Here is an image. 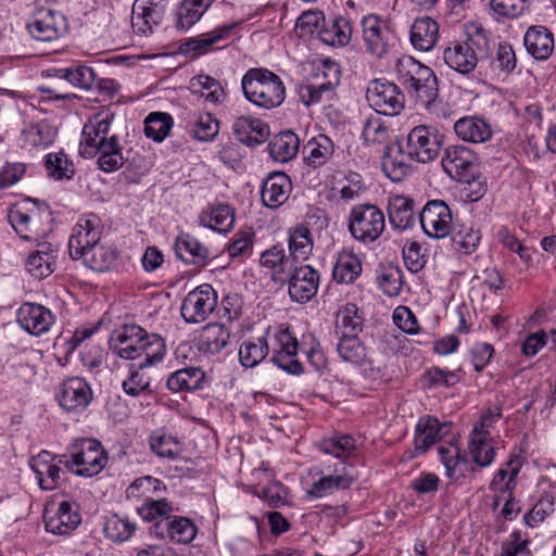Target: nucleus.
<instances>
[{"instance_id":"nucleus-28","label":"nucleus","mask_w":556,"mask_h":556,"mask_svg":"<svg viewBox=\"0 0 556 556\" xmlns=\"http://www.w3.org/2000/svg\"><path fill=\"white\" fill-rule=\"evenodd\" d=\"M451 427V422L440 424L438 418L421 417L415 429V451L418 454L426 453L431 445L442 439L444 429H447V432Z\"/></svg>"},{"instance_id":"nucleus-18","label":"nucleus","mask_w":556,"mask_h":556,"mask_svg":"<svg viewBox=\"0 0 556 556\" xmlns=\"http://www.w3.org/2000/svg\"><path fill=\"white\" fill-rule=\"evenodd\" d=\"M418 216L421 228L428 237L441 239L450 235L452 211L444 201H428Z\"/></svg>"},{"instance_id":"nucleus-22","label":"nucleus","mask_w":556,"mask_h":556,"mask_svg":"<svg viewBox=\"0 0 556 556\" xmlns=\"http://www.w3.org/2000/svg\"><path fill=\"white\" fill-rule=\"evenodd\" d=\"M198 529L193 521L182 516H172L150 527V533L168 539L179 544L190 543L197 535Z\"/></svg>"},{"instance_id":"nucleus-23","label":"nucleus","mask_w":556,"mask_h":556,"mask_svg":"<svg viewBox=\"0 0 556 556\" xmlns=\"http://www.w3.org/2000/svg\"><path fill=\"white\" fill-rule=\"evenodd\" d=\"M60 455H53L48 451H41L29 460V466L35 472L36 479L42 490H54L61 482Z\"/></svg>"},{"instance_id":"nucleus-10","label":"nucleus","mask_w":556,"mask_h":556,"mask_svg":"<svg viewBox=\"0 0 556 556\" xmlns=\"http://www.w3.org/2000/svg\"><path fill=\"white\" fill-rule=\"evenodd\" d=\"M271 362L290 375H301L304 371L298 359L299 342L288 326L280 325L271 340Z\"/></svg>"},{"instance_id":"nucleus-56","label":"nucleus","mask_w":556,"mask_h":556,"mask_svg":"<svg viewBox=\"0 0 556 556\" xmlns=\"http://www.w3.org/2000/svg\"><path fill=\"white\" fill-rule=\"evenodd\" d=\"M149 446L155 455L167 459H176L181 451L178 439L163 430H155L150 434Z\"/></svg>"},{"instance_id":"nucleus-53","label":"nucleus","mask_w":556,"mask_h":556,"mask_svg":"<svg viewBox=\"0 0 556 556\" xmlns=\"http://www.w3.org/2000/svg\"><path fill=\"white\" fill-rule=\"evenodd\" d=\"M364 317L354 303H348L337 314L336 328L341 334L358 336L363 331Z\"/></svg>"},{"instance_id":"nucleus-30","label":"nucleus","mask_w":556,"mask_h":556,"mask_svg":"<svg viewBox=\"0 0 556 556\" xmlns=\"http://www.w3.org/2000/svg\"><path fill=\"white\" fill-rule=\"evenodd\" d=\"M523 45L531 56L545 61L554 51V35L544 26H531L525 34Z\"/></svg>"},{"instance_id":"nucleus-49","label":"nucleus","mask_w":556,"mask_h":556,"mask_svg":"<svg viewBox=\"0 0 556 556\" xmlns=\"http://www.w3.org/2000/svg\"><path fill=\"white\" fill-rule=\"evenodd\" d=\"M149 366L146 362L129 365L128 375L122 382V389L127 395L137 397L151 392V378L146 372Z\"/></svg>"},{"instance_id":"nucleus-50","label":"nucleus","mask_w":556,"mask_h":556,"mask_svg":"<svg viewBox=\"0 0 556 556\" xmlns=\"http://www.w3.org/2000/svg\"><path fill=\"white\" fill-rule=\"evenodd\" d=\"M394 148L388 147L382 159V170L393 181H402L410 173V165L407 163L405 149L397 146L396 154Z\"/></svg>"},{"instance_id":"nucleus-8","label":"nucleus","mask_w":556,"mask_h":556,"mask_svg":"<svg viewBox=\"0 0 556 556\" xmlns=\"http://www.w3.org/2000/svg\"><path fill=\"white\" fill-rule=\"evenodd\" d=\"M31 37L39 41H52L68 29L66 17L54 10L48 0H37L34 3L33 22L27 26Z\"/></svg>"},{"instance_id":"nucleus-38","label":"nucleus","mask_w":556,"mask_h":556,"mask_svg":"<svg viewBox=\"0 0 556 556\" xmlns=\"http://www.w3.org/2000/svg\"><path fill=\"white\" fill-rule=\"evenodd\" d=\"M468 452L471 460L480 469L491 466L496 456L493 438L486 437L483 431H471L468 442Z\"/></svg>"},{"instance_id":"nucleus-17","label":"nucleus","mask_w":556,"mask_h":556,"mask_svg":"<svg viewBox=\"0 0 556 556\" xmlns=\"http://www.w3.org/2000/svg\"><path fill=\"white\" fill-rule=\"evenodd\" d=\"M43 521L48 532L66 535L78 527L81 518L76 503L62 501L56 506L51 503L46 507Z\"/></svg>"},{"instance_id":"nucleus-33","label":"nucleus","mask_w":556,"mask_h":556,"mask_svg":"<svg viewBox=\"0 0 556 556\" xmlns=\"http://www.w3.org/2000/svg\"><path fill=\"white\" fill-rule=\"evenodd\" d=\"M214 0H181L174 12V27L189 30L207 11Z\"/></svg>"},{"instance_id":"nucleus-1","label":"nucleus","mask_w":556,"mask_h":556,"mask_svg":"<svg viewBox=\"0 0 556 556\" xmlns=\"http://www.w3.org/2000/svg\"><path fill=\"white\" fill-rule=\"evenodd\" d=\"M109 345L114 354L127 361L143 356L146 365L159 364L166 353L165 340L160 334L149 333L136 324H126L115 329Z\"/></svg>"},{"instance_id":"nucleus-45","label":"nucleus","mask_w":556,"mask_h":556,"mask_svg":"<svg viewBox=\"0 0 556 556\" xmlns=\"http://www.w3.org/2000/svg\"><path fill=\"white\" fill-rule=\"evenodd\" d=\"M48 76H53L68 81L74 87L90 89L96 84L94 71L83 64H74L67 67L48 70Z\"/></svg>"},{"instance_id":"nucleus-51","label":"nucleus","mask_w":556,"mask_h":556,"mask_svg":"<svg viewBox=\"0 0 556 556\" xmlns=\"http://www.w3.org/2000/svg\"><path fill=\"white\" fill-rule=\"evenodd\" d=\"M488 35L486 30L481 24L469 21L459 25L458 46H466L473 52H482L488 49Z\"/></svg>"},{"instance_id":"nucleus-46","label":"nucleus","mask_w":556,"mask_h":556,"mask_svg":"<svg viewBox=\"0 0 556 556\" xmlns=\"http://www.w3.org/2000/svg\"><path fill=\"white\" fill-rule=\"evenodd\" d=\"M305 161L313 168L325 165L334 153V143L326 135H318L304 146Z\"/></svg>"},{"instance_id":"nucleus-19","label":"nucleus","mask_w":556,"mask_h":556,"mask_svg":"<svg viewBox=\"0 0 556 556\" xmlns=\"http://www.w3.org/2000/svg\"><path fill=\"white\" fill-rule=\"evenodd\" d=\"M241 22L220 25L210 33L188 38L179 43V52L186 56L197 58L213 50L215 45L229 40Z\"/></svg>"},{"instance_id":"nucleus-44","label":"nucleus","mask_w":556,"mask_h":556,"mask_svg":"<svg viewBox=\"0 0 556 556\" xmlns=\"http://www.w3.org/2000/svg\"><path fill=\"white\" fill-rule=\"evenodd\" d=\"M200 224L218 232H227L235 224V213L230 205L219 203L202 211Z\"/></svg>"},{"instance_id":"nucleus-34","label":"nucleus","mask_w":556,"mask_h":556,"mask_svg":"<svg viewBox=\"0 0 556 556\" xmlns=\"http://www.w3.org/2000/svg\"><path fill=\"white\" fill-rule=\"evenodd\" d=\"M362 271V261L353 251L344 249L338 253L332 269V277L337 283H354Z\"/></svg>"},{"instance_id":"nucleus-57","label":"nucleus","mask_w":556,"mask_h":556,"mask_svg":"<svg viewBox=\"0 0 556 556\" xmlns=\"http://www.w3.org/2000/svg\"><path fill=\"white\" fill-rule=\"evenodd\" d=\"M318 448L325 454L345 462L344 459L355 451L356 440L350 434H336L319 441Z\"/></svg>"},{"instance_id":"nucleus-35","label":"nucleus","mask_w":556,"mask_h":556,"mask_svg":"<svg viewBox=\"0 0 556 556\" xmlns=\"http://www.w3.org/2000/svg\"><path fill=\"white\" fill-rule=\"evenodd\" d=\"M117 250L112 245L101 243V240L75 261H81L85 266L96 271L109 270L117 260Z\"/></svg>"},{"instance_id":"nucleus-58","label":"nucleus","mask_w":556,"mask_h":556,"mask_svg":"<svg viewBox=\"0 0 556 556\" xmlns=\"http://www.w3.org/2000/svg\"><path fill=\"white\" fill-rule=\"evenodd\" d=\"M45 167L48 176L54 180H70L75 174L74 163L63 151L48 153L45 156Z\"/></svg>"},{"instance_id":"nucleus-20","label":"nucleus","mask_w":556,"mask_h":556,"mask_svg":"<svg viewBox=\"0 0 556 556\" xmlns=\"http://www.w3.org/2000/svg\"><path fill=\"white\" fill-rule=\"evenodd\" d=\"M18 325L29 334L40 337L47 333L55 324V315L48 307L25 302L16 312Z\"/></svg>"},{"instance_id":"nucleus-40","label":"nucleus","mask_w":556,"mask_h":556,"mask_svg":"<svg viewBox=\"0 0 556 556\" xmlns=\"http://www.w3.org/2000/svg\"><path fill=\"white\" fill-rule=\"evenodd\" d=\"M439 38V25L430 17L417 18L410 28V42L415 49L429 51Z\"/></svg>"},{"instance_id":"nucleus-43","label":"nucleus","mask_w":556,"mask_h":556,"mask_svg":"<svg viewBox=\"0 0 556 556\" xmlns=\"http://www.w3.org/2000/svg\"><path fill=\"white\" fill-rule=\"evenodd\" d=\"M94 156L98 155V166L102 172L113 173L118 170L125 163L123 148L116 135H111L108 142L94 148Z\"/></svg>"},{"instance_id":"nucleus-13","label":"nucleus","mask_w":556,"mask_h":556,"mask_svg":"<svg viewBox=\"0 0 556 556\" xmlns=\"http://www.w3.org/2000/svg\"><path fill=\"white\" fill-rule=\"evenodd\" d=\"M286 275L288 277L281 278V281H288V292L292 301L306 303L316 295L320 282L317 269L307 264H296Z\"/></svg>"},{"instance_id":"nucleus-42","label":"nucleus","mask_w":556,"mask_h":556,"mask_svg":"<svg viewBox=\"0 0 556 556\" xmlns=\"http://www.w3.org/2000/svg\"><path fill=\"white\" fill-rule=\"evenodd\" d=\"M341 359L355 366L369 364L368 349L358 336L341 334L337 344Z\"/></svg>"},{"instance_id":"nucleus-54","label":"nucleus","mask_w":556,"mask_h":556,"mask_svg":"<svg viewBox=\"0 0 556 556\" xmlns=\"http://www.w3.org/2000/svg\"><path fill=\"white\" fill-rule=\"evenodd\" d=\"M269 344L265 337L244 340L239 349V359L242 366L253 368L268 354Z\"/></svg>"},{"instance_id":"nucleus-4","label":"nucleus","mask_w":556,"mask_h":556,"mask_svg":"<svg viewBox=\"0 0 556 556\" xmlns=\"http://www.w3.org/2000/svg\"><path fill=\"white\" fill-rule=\"evenodd\" d=\"M59 463L76 476L93 477L105 467L108 455L99 440L84 438L76 440L66 454L60 455Z\"/></svg>"},{"instance_id":"nucleus-36","label":"nucleus","mask_w":556,"mask_h":556,"mask_svg":"<svg viewBox=\"0 0 556 556\" xmlns=\"http://www.w3.org/2000/svg\"><path fill=\"white\" fill-rule=\"evenodd\" d=\"M313 238L311 230L305 226H298L289 230L288 256L293 265L303 264L313 252Z\"/></svg>"},{"instance_id":"nucleus-5","label":"nucleus","mask_w":556,"mask_h":556,"mask_svg":"<svg viewBox=\"0 0 556 556\" xmlns=\"http://www.w3.org/2000/svg\"><path fill=\"white\" fill-rule=\"evenodd\" d=\"M473 155L463 146H454V191L464 202L480 200L486 190V184L473 162Z\"/></svg>"},{"instance_id":"nucleus-6","label":"nucleus","mask_w":556,"mask_h":556,"mask_svg":"<svg viewBox=\"0 0 556 556\" xmlns=\"http://www.w3.org/2000/svg\"><path fill=\"white\" fill-rule=\"evenodd\" d=\"M361 27L366 52L376 59H382L387 55L395 41L391 20L376 13H369L362 17Z\"/></svg>"},{"instance_id":"nucleus-32","label":"nucleus","mask_w":556,"mask_h":556,"mask_svg":"<svg viewBox=\"0 0 556 556\" xmlns=\"http://www.w3.org/2000/svg\"><path fill=\"white\" fill-rule=\"evenodd\" d=\"M174 250L176 256L186 264L204 265L210 257L208 249L187 232L177 236Z\"/></svg>"},{"instance_id":"nucleus-15","label":"nucleus","mask_w":556,"mask_h":556,"mask_svg":"<svg viewBox=\"0 0 556 556\" xmlns=\"http://www.w3.org/2000/svg\"><path fill=\"white\" fill-rule=\"evenodd\" d=\"M103 225L99 216L89 213L79 217L68 239V251L73 260L101 240Z\"/></svg>"},{"instance_id":"nucleus-59","label":"nucleus","mask_w":556,"mask_h":556,"mask_svg":"<svg viewBox=\"0 0 556 556\" xmlns=\"http://www.w3.org/2000/svg\"><path fill=\"white\" fill-rule=\"evenodd\" d=\"M262 266L273 270L274 276L286 275L292 269L293 263L281 244H275L261 255Z\"/></svg>"},{"instance_id":"nucleus-16","label":"nucleus","mask_w":556,"mask_h":556,"mask_svg":"<svg viewBox=\"0 0 556 556\" xmlns=\"http://www.w3.org/2000/svg\"><path fill=\"white\" fill-rule=\"evenodd\" d=\"M114 114L112 112H101L91 116L83 127L79 143V153L86 159L94 157V148L108 142L110 139V129Z\"/></svg>"},{"instance_id":"nucleus-24","label":"nucleus","mask_w":556,"mask_h":556,"mask_svg":"<svg viewBox=\"0 0 556 556\" xmlns=\"http://www.w3.org/2000/svg\"><path fill=\"white\" fill-rule=\"evenodd\" d=\"M59 249L51 242L37 243L36 250L26 258L25 267L36 279H43L54 271Z\"/></svg>"},{"instance_id":"nucleus-11","label":"nucleus","mask_w":556,"mask_h":556,"mask_svg":"<svg viewBox=\"0 0 556 556\" xmlns=\"http://www.w3.org/2000/svg\"><path fill=\"white\" fill-rule=\"evenodd\" d=\"M217 306V292L208 283L200 285L190 291L182 301L180 312L189 324L205 321Z\"/></svg>"},{"instance_id":"nucleus-29","label":"nucleus","mask_w":556,"mask_h":556,"mask_svg":"<svg viewBox=\"0 0 556 556\" xmlns=\"http://www.w3.org/2000/svg\"><path fill=\"white\" fill-rule=\"evenodd\" d=\"M206 384V375L201 367L188 366L169 374L166 387L173 393L202 390Z\"/></svg>"},{"instance_id":"nucleus-7","label":"nucleus","mask_w":556,"mask_h":556,"mask_svg":"<svg viewBox=\"0 0 556 556\" xmlns=\"http://www.w3.org/2000/svg\"><path fill=\"white\" fill-rule=\"evenodd\" d=\"M348 222L352 237L364 244L375 242L386 228L384 214L374 204L355 205Z\"/></svg>"},{"instance_id":"nucleus-63","label":"nucleus","mask_w":556,"mask_h":556,"mask_svg":"<svg viewBox=\"0 0 556 556\" xmlns=\"http://www.w3.org/2000/svg\"><path fill=\"white\" fill-rule=\"evenodd\" d=\"M173 505L166 500H147L137 508L138 514L146 521L156 523L169 518L173 514Z\"/></svg>"},{"instance_id":"nucleus-62","label":"nucleus","mask_w":556,"mask_h":556,"mask_svg":"<svg viewBox=\"0 0 556 556\" xmlns=\"http://www.w3.org/2000/svg\"><path fill=\"white\" fill-rule=\"evenodd\" d=\"M480 242L479 231L464 225L454 233V250L460 255L470 257L476 252ZM466 265L470 264V258L465 261Z\"/></svg>"},{"instance_id":"nucleus-2","label":"nucleus","mask_w":556,"mask_h":556,"mask_svg":"<svg viewBox=\"0 0 556 556\" xmlns=\"http://www.w3.org/2000/svg\"><path fill=\"white\" fill-rule=\"evenodd\" d=\"M241 88L248 101L263 109H275L286 99L281 78L265 67L249 68L241 79Z\"/></svg>"},{"instance_id":"nucleus-12","label":"nucleus","mask_w":556,"mask_h":556,"mask_svg":"<svg viewBox=\"0 0 556 556\" xmlns=\"http://www.w3.org/2000/svg\"><path fill=\"white\" fill-rule=\"evenodd\" d=\"M443 136L432 131L429 127L420 125L414 127L406 140L405 153L407 159L420 163L434 160L443 143Z\"/></svg>"},{"instance_id":"nucleus-41","label":"nucleus","mask_w":556,"mask_h":556,"mask_svg":"<svg viewBox=\"0 0 556 556\" xmlns=\"http://www.w3.org/2000/svg\"><path fill=\"white\" fill-rule=\"evenodd\" d=\"M56 135L58 129L47 119H42L25 126L21 137L24 146L47 148L54 142Z\"/></svg>"},{"instance_id":"nucleus-21","label":"nucleus","mask_w":556,"mask_h":556,"mask_svg":"<svg viewBox=\"0 0 556 556\" xmlns=\"http://www.w3.org/2000/svg\"><path fill=\"white\" fill-rule=\"evenodd\" d=\"M168 0H135L131 24L137 33L147 35L159 26L167 12Z\"/></svg>"},{"instance_id":"nucleus-60","label":"nucleus","mask_w":556,"mask_h":556,"mask_svg":"<svg viewBox=\"0 0 556 556\" xmlns=\"http://www.w3.org/2000/svg\"><path fill=\"white\" fill-rule=\"evenodd\" d=\"M172 127L173 117L169 114L153 112L144 121V135L155 142H162L168 136Z\"/></svg>"},{"instance_id":"nucleus-26","label":"nucleus","mask_w":556,"mask_h":556,"mask_svg":"<svg viewBox=\"0 0 556 556\" xmlns=\"http://www.w3.org/2000/svg\"><path fill=\"white\" fill-rule=\"evenodd\" d=\"M523 466V458L519 454H510L506 463L495 472L490 482V490L511 496L518 483V475Z\"/></svg>"},{"instance_id":"nucleus-9","label":"nucleus","mask_w":556,"mask_h":556,"mask_svg":"<svg viewBox=\"0 0 556 556\" xmlns=\"http://www.w3.org/2000/svg\"><path fill=\"white\" fill-rule=\"evenodd\" d=\"M366 100L377 114L399 115L405 106V96L397 85L383 78L369 81Z\"/></svg>"},{"instance_id":"nucleus-52","label":"nucleus","mask_w":556,"mask_h":556,"mask_svg":"<svg viewBox=\"0 0 556 556\" xmlns=\"http://www.w3.org/2000/svg\"><path fill=\"white\" fill-rule=\"evenodd\" d=\"M380 114H370L363 124L362 138L366 146L384 147L390 140V129Z\"/></svg>"},{"instance_id":"nucleus-31","label":"nucleus","mask_w":556,"mask_h":556,"mask_svg":"<svg viewBox=\"0 0 556 556\" xmlns=\"http://www.w3.org/2000/svg\"><path fill=\"white\" fill-rule=\"evenodd\" d=\"M416 202L405 195H393L388 202V215L393 228L405 230L416 223Z\"/></svg>"},{"instance_id":"nucleus-61","label":"nucleus","mask_w":556,"mask_h":556,"mask_svg":"<svg viewBox=\"0 0 556 556\" xmlns=\"http://www.w3.org/2000/svg\"><path fill=\"white\" fill-rule=\"evenodd\" d=\"M531 0H490V7L497 22L521 16L530 9Z\"/></svg>"},{"instance_id":"nucleus-48","label":"nucleus","mask_w":556,"mask_h":556,"mask_svg":"<svg viewBox=\"0 0 556 556\" xmlns=\"http://www.w3.org/2000/svg\"><path fill=\"white\" fill-rule=\"evenodd\" d=\"M321 473L333 492L348 490L356 481L353 466L342 460L333 465H324Z\"/></svg>"},{"instance_id":"nucleus-55","label":"nucleus","mask_w":556,"mask_h":556,"mask_svg":"<svg viewBox=\"0 0 556 556\" xmlns=\"http://www.w3.org/2000/svg\"><path fill=\"white\" fill-rule=\"evenodd\" d=\"M230 332L222 324H208L204 327L201 334V350L217 354L225 349L229 342Z\"/></svg>"},{"instance_id":"nucleus-39","label":"nucleus","mask_w":556,"mask_h":556,"mask_svg":"<svg viewBox=\"0 0 556 556\" xmlns=\"http://www.w3.org/2000/svg\"><path fill=\"white\" fill-rule=\"evenodd\" d=\"M454 132L464 141L485 142L492 137L490 125L478 117H462L454 123Z\"/></svg>"},{"instance_id":"nucleus-25","label":"nucleus","mask_w":556,"mask_h":556,"mask_svg":"<svg viewBox=\"0 0 556 556\" xmlns=\"http://www.w3.org/2000/svg\"><path fill=\"white\" fill-rule=\"evenodd\" d=\"M292 182L290 177L280 172L271 173L264 180L261 189V199L265 206L277 208L290 197Z\"/></svg>"},{"instance_id":"nucleus-14","label":"nucleus","mask_w":556,"mask_h":556,"mask_svg":"<svg viewBox=\"0 0 556 556\" xmlns=\"http://www.w3.org/2000/svg\"><path fill=\"white\" fill-rule=\"evenodd\" d=\"M55 396L64 410L78 414L90 405L93 392L85 378L70 377L60 383Z\"/></svg>"},{"instance_id":"nucleus-64","label":"nucleus","mask_w":556,"mask_h":556,"mask_svg":"<svg viewBox=\"0 0 556 556\" xmlns=\"http://www.w3.org/2000/svg\"><path fill=\"white\" fill-rule=\"evenodd\" d=\"M136 530V525L127 518L113 515L104 526V532L109 539L115 542H124L128 540Z\"/></svg>"},{"instance_id":"nucleus-37","label":"nucleus","mask_w":556,"mask_h":556,"mask_svg":"<svg viewBox=\"0 0 556 556\" xmlns=\"http://www.w3.org/2000/svg\"><path fill=\"white\" fill-rule=\"evenodd\" d=\"M352 34L351 21L343 15H338L320 28L318 36L326 45L345 47L351 41Z\"/></svg>"},{"instance_id":"nucleus-47","label":"nucleus","mask_w":556,"mask_h":556,"mask_svg":"<svg viewBox=\"0 0 556 556\" xmlns=\"http://www.w3.org/2000/svg\"><path fill=\"white\" fill-rule=\"evenodd\" d=\"M300 147L299 137L291 130L276 135L268 144L270 156L281 163H286L296 156Z\"/></svg>"},{"instance_id":"nucleus-3","label":"nucleus","mask_w":556,"mask_h":556,"mask_svg":"<svg viewBox=\"0 0 556 556\" xmlns=\"http://www.w3.org/2000/svg\"><path fill=\"white\" fill-rule=\"evenodd\" d=\"M396 78L408 93L430 105L438 97V80L433 71L409 55L396 62Z\"/></svg>"},{"instance_id":"nucleus-27","label":"nucleus","mask_w":556,"mask_h":556,"mask_svg":"<svg viewBox=\"0 0 556 556\" xmlns=\"http://www.w3.org/2000/svg\"><path fill=\"white\" fill-rule=\"evenodd\" d=\"M232 130L236 138L248 147L265 142L269 136L267 123L250 116L238 117L232 125Z\"/></svg>"}]
</instances>
